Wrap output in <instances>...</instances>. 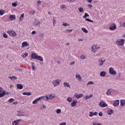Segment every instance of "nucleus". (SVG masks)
Returning a JSON list of instances; mask_svg holds the SVG:
<instances>
[{"label":"nucleus","mask_w":125,"mask_h":125,"mask_svg":"<svg viewBox=\"0 0 125 125\" xmlns=\"http://www.w3.org/2000/svg\"><path fill=\"white\" fill-rule=\"evenodd\" d=\"M109 73L110 75H112L113 76L117 75V71L114 70V68L112 67H110L109 68Z\"/></svg>","instance_id":"obj_1"},{"label":"nucleus","mask_w":125,"mask_h":125,"mask_svg":"<svg viewBox=\"0 0 125 125\" xmlns=\"http://www.w3.org/2000/svg\"><path fill=\"white\" fill-rule=\"evenodd\" d=\"M99 105L100 107H101L102 108H105V107H108V104H107L105 103V102L103 101H101Z\"/></svg>","instance_id":"obj_2"},{"label":"nucleus","mask_w":125,"mask_h":125,"mask_svg":"<svg viewBox=\"0 0 125 125\" xmlns=\"http://www.w3.org/2000/svg\"><path fill=\"white\" fill-rule=\"evenodd\" d=\"M125 43V39H118L117 41V44L119 45H123Z\"/></svg>","instance_id":"obj_3"},{"label":"nucleus","mask_w":125,"mask_h":125,"mask_svg":"<svg viewBox=\"0 0 125 125\" xmlns=\"http://www.w3.org/2000/svg\"><path fill=\"white\" fill-rule=\"evenodd\" d=\"M116 29H117V25L115 24V23L110 25L109 27V30H110V31H115Z\"/></svg>","instance_id":"obj_4"},{"label":"nucleus","mask_w":125,"mask_h":125,"mask_svg":"<svg viewBox=\"0 0 125 125\" xmlns=\"http://www.w3.org/2000/svg\"><path fill=\"white\" fill-rule=\"evenodd\" d=\"M20 122H22V120L21 119H18L17 120H15L12 122L13 125H19Z\"/></svg>","instance_id":"obj_5"},{"label":"nucleus","mask_w":125,"mask_h":125,"mask_svg":"<svg viewBox=\"0 0 125 125\" xmlns=\"http://www.w3.org/2000/svg\"><path fill=\"white\" fill-rule=\"evenodd\" d=\"M10 93L9 92H6L4 91H3V92H2L1 93H0V98L1 97H3L4 96V95H8V94H9Z\"/></svg>","instance_id":"obj_6"},{"label":"nucleus","mask_w":125,"mask_h":125,"mask_svg":"<svg viewBox=\"0 0 125 125\" xmlns=\"http://www.w3.org/2000/svg\"><path fill=\"white\" fill-rule=\"evenodd\" d=\"M8 34L10 35V36H11L12 37H16L17 35L16 33H15V31H8Z\"/></svg>","instance_id":"obj_7"},{"label":"nucleus","mask_w":125,"mask_h":125,"mask_svg":"<svg viewBox=\"0 0 125 125\" xmlns=\"http://www.w3.org/2000/svg\"><path fill=\"white\" fill-rule=\"evenodd\" d=\"M59 82H60V80H59L54 81L53 83L54 86H57V85H59V84H60V83Z\"/></svg>","instance_id":"obj_8"},{"label":"nucleus","mask_w":125,"mask_h":125,"mask_svg":"<svg viewBox=\"0 0 125 125\" xmlns=\"http://www.w3.org/2000/svg\"><path fill=\"white\" fill-rule=\"evenodd\" d=\"M17 116H18V117H24V116H25V114H24V112L21 111H18Z\"/></svg>","instance_id":"obj_9"},{"label":"nucleus","mask_w":125,"mask_h":125,"mask_svg":"<svg viewBox=\"0 0 125 125\" xmlns=\"http://www.w3.org/2000/svg\"><path fill=\"white\" fill-rule=\"evenodd\" d=\"M37 57H38V54H37V53H32L31 54V58L32 59L36 60Z\"/></svg>","instance_id":"obj_10"},{"label":"nucleus","mask_w":125,"mask_h":125,"mask_svg":"<svg viewBox=\"0 0 125 125\" xmlns=\"http://www.w3.org/2000/svg\"><path fill=\"white\" fill-rule=\"evenodd\" d=\"M77 103H78V101H73V102L70 104V106L71 107H75V106L77 105Z\"/></svg>","instance_id":"obj_11"},{"label":"nucleus","mask_w":125,"mask_h":125,"mask_svg":"<svg viewBox=\"0 0 125 125\" xmlns=\"http://www.w3.org/2000/svg\"><path fill=\"white\" fill-rule=\"evenodd\" d=\"M16 19V17L14 15H10L9 17V20L12 21L13 20H15Z\"/></svg>","instance_id":"obj_12"},{"label":"nucleus","mask_w":125,"mask_h":125,"mask_svg":"<svg viewBox=\"0 0 125 125\" xmlns=\"http://www.w3.org/2000/svg\"><path fill=\"white\" fill-rule=\"evenodd\" d=\"M75 97H76V98H78V99H79V98H82V97H83V94H75L74 95Z\"/></svg>","instance_id":"obj_13"},{"label":"nucleus","mask_w":125,"mask_h":125,"mask_svg":"<svg viewBox=\"0 0 125 125\" xmlns=\"http://www.w3.org/2000/svg\"><path fill=\"white\" fill-rule=\"evenodd\" d=\"M119 104H120V101L117 100L113 103V106H114V107H118V106H119Z\"/></svg>","instance_id":"obj_14"},{"label":"nucleus","mask_w":125,"mask_h":125,"mask_svg":"<svg viewBox=\"0 0 125 125\" xmlns=\"http://www.w3.org/2000/svg\"><path fill=\"white\" fill-rule=\"evenodd\" d=\"M90 114L89 115V117H93V116H97V112H90Z\"/></svg>","instance_id":"obj_15"},{"label":"nucleus","mask_w":125,"mask_h":125,"mask_svg":"<svg viewBox=\"0 0 125 125\" xmlns=\"http://www.w3.org/2000/svg\"><path fill=\"white\" fill-rule=\"evenodd\" d=\"M36 60H39V61L42 62V61H43V59L42 58V57L38 55Z\"/></svg>","instance_id":"obj_16"},{"label":"nucleus","mask_w":125,"mask_h":125,"mask_svg":"<svg viewBox=\"0 0 125 125\" xmlns=\"http://www.w3.org/2000/svg\"><path fill=\"white\" fill-rule=\"evenodd\" d=\"M75 77L76 79H78V81H79V82L80 81H82V76H81V75L77 74L75 75Z\"/></svg>","instance_id":"obj_17"},{"label":"nucleus","mask_w":125,"mask_h":125,"mask_svg":"<svg viewBox=\"0 0 125 125\" xmlns=\"http://www.w3.org/2000/svg\"><path fill=\"white\" fill-rule=\"evenodd\" d=\"M120 105H121V107H124V106H125V100H121Z\"/></svg>","instance_id":"obj_18"},{"label":"nucleus","mask_w":125,"mask_h":125,"mask_svg":"<svg viewBox=\"0 0 125 125\" xmlns=\"http://www.w3.org/2000/svg\"><path fill=\"white\" fill-rule=\"evenodd\" d=\"M25 46H29V43L27 42H24L22 43V47H25Z\"/></svg>","instance_id":"obj_19"},{"label":"nucleus","mask_w":125,"mask_h":125,"mask_svg":"<svg viewBox=\"0 0 125 125\" xmlns=\"http://www.w3.org/2000/svg\"><path fill=\"white\" fill-rule=\"evenodd\" d=\"M17 87L18 89H23V85L21 84H17Z\"/></svg>","instance_id":"obj_20"},{"label":"nucleus","mask_w":125,"mask_h":125,"mask_svg":"<svg viewBox=\"0 0 125 125\" xmlns=\"http://www.w3.org/2000/svg\"><path fill=\"white\" fill-rule=\"evenodd\" d=\"M108 115H111V114H113L114 110L112 109H109V110L107 111Z\"/></svg>","instance_id":"obj_21"},{"label":"nucleus","mask_w":125,"mask_h":125,"mask_svg":"<svg viewBox=\"0 0 125 125\" xmlns=\"http://www.w3.org/2000/svg\"><path fill=\"white\" fill-rule=\"evenodd\" d=\"M100 77H105L106 76V72L105 71H102L100 73Z\"/></svg>","instance_id":"obj_22"},{"label":"nucleus","mask_w":125,"mask_h":125,"mask_svg":"<svg viewBox=\"0 0 125 125\" xmlns=\"http://www.w3.org/2000/svg\"><path fill=\"white\" fill-rule=\"evenodd\" d=\"M23 95H27V96H30L32 95V93L29 92H25L22 93Z\"/></svg>","instance_id":"obj_23"},{"label":"nucleus","mask_w":125,"mask_h":125,"mask_svg":"<svg viewBox=\"0 0 125 125\" xmlns=\"http://www.w3.org/2000/svg\"><path fill=\"white\" fill-rule=\"evenodd\" d=\"M64 86H66L67 87H69V88H71V86H70V83L67 82H64L63 83Z\"/></svg>","instance_id":"obj_24"},{"label":"nucleus","mask_w":125,"mask_h":125,"mask_svg":"<svg viewBox=\"0 0 125 125\" xmlns=\"http://www.w3.org/2000/svg\"><path fill=\"white\" fill-rule=\"evenodd\" d=\"M8 78L11 79L12 81H15V80H17V77L14 76H13L12 77H9Z\"/></svg>","instance_id":"obj_25"},{"label":"nucleus","mask_w":125,"mask_h":125,"mask_svg":"<svg viewBox=\"0 0 125 125\" xmlns=\"http://www.w3.org/2000/svg\"><path fill=\"white\" fill-rule=\"evenodd\" d=\"M92 96H93V95L91 94V95H90V96L87 95L85 97H84V98L86 100H87V99H89V98H91V97H92Z\"/></svg>","instance_id":"obj_26"},{"label":"nucleus","mask_w":125,"mask_h":125,"mask_svg":"<svg viewBox=\"0 0 125 125\" xmlns=\"http://www.w3.org/2000/svg\"><path fill=\"white\" fill-rule=\"evenodd\" d=\"M28 55V53H23L21 56V57H22L23 58H26V57Z\"/></svg>","instance_id":"obj_27"},{"label":"nucleus","mask_w":125,"mask_h":125,"mask_svg":"<svg viewBox=\"0 0 125 125\" xmlns=\"http://www.w3.org/2000/svg\"><path fill=\"white\" fill-rule=\"evenodd\" d=\"M60 8L61 9H67V6H66V5L62 4L60 6Z\"/></svg>","instance_id":"obj_28"},{"label":"nucleus","mask_w":125,"mask_h":125,"mask_svg":"<svg viewBox=\"0 0 125 125\" xmlns=\"http://www.w3.org/2000/svg\"><path fill=\"white\" fill-rule=\"evenodd\" d=\"M96 46H93L92 47V51H93L94 52H96V49H97V48H96Z\"/></svg>","instance_id":"obj_29"},{"label":"nucleus","mask_w":125,"mask_h":125,"mask_svg":"<svg viewBox=\"0 0 125 125\" xmlns=\"http://www.w3.org/2000/svg\"><path fill=\"white\" fill-rule=\"evenodd\" d=\"M99 66H102L104 63V62L103 61H102V60H99Z\"/></svg>","instance_id":"obj_30"},{"label":"nucleus","mask_w":125,"mask_h":125,"mask_svg":"<svg viewBox=\"0 0 125 125\" xmlns=\"http://www.w3.org/2000/svg\"><path fill=\"white\" fill-rule=\"evenodd\" d=\"M33 26H39V25H41V22L37 21V22H34L33 23Z\"/></svg>","instance_id":"obj_31"},{"label":"nucleus","mask_w":125,"mask_h":125,"mask_svg":"<svg viewBox=\"0 0 125 125\" xmlns=\"http://www.w3.org/2000/svg\"><path fill=\"white\" fill-rule=\"evenodd\" d=\"M23 18H24V13L22 14L21 17H20L19 22H21V21L23 20Z\"/></svg>","instance_id":"obj_32"},{"label":"nucleus","mask_w":125,"mask_h":125,"mask_svg":"<svg viewBox=\"0 0 125 125\" xmlns=\"http://www.w3.org/2000/svg\"><path fill=\"white\" fill-rule=\"evenodd\" d=\"M73 100V98H72V97H69L67 99V100H66V101L68 102H69V103H71V102H72V101Z\"/></svg>","instance_id":"obj_33"},{"label":"nucleus","mask_w":125,"mask_h":125,"mask_svg":"<svg viewBox=\"0 0 125 125\" xmlns=\"http://www.w3.org/2000/svg\"><path fill=\"white\" fill-rule=\"evenodd\" d=\"M82 30L85 34H87V33H88V31H87V30H86V29L85 28H82Z\"/></svg>","instance_id":"obj_34"},{"label":"nucleus","mask_w":125,"mask_h":125,"mask_svg":"<svg viewBox=\"0 0 125 125\" xmlns=\"http://www.w3.org/2000/svg\"><path fill=\"white\" fill-rule=\"evenodd\" d=\"M43 98H44V96H42V97H40L37 99V101H41V100H42V99H43Z\"/></svg>","instance_id":"obj_35"},{"label":"nucleus","mask_w":125,"mask_h":125,"mask_svg":"<svg viewBox=\"0 0 125 125\" xmlns=\"http://www.w3.org/2000/svg\"><path fill=\"white\" fill-rule=\"evenodd\" d=\"M87 17H89V15H88V14L85 13L84 14V15L83 16V18H86Z\"/></svg>","instance_id":"obj_36"},{"label":"nucleus","mask_w":125,"mask_h":125,"mask_svg":"<svg viewBox=\"0 0 125 125\" xmlns=\"http://www.w3.org/2000/svg\"><path fill=\"white\" fill-rule=\"evenodd\" d=\"M4 14V11L3 10H0V16H1Z\"/></svg>","instance_id":"obj_37"},{"label":"nucleus","mask_w":125,"mask_h":125,"mask_svg":"<svg viewBox=\"0 0 125 125\" xmlns=\"http://www.w3.org/2000/svg\"><path fill=\"white\" fill-rule=\"evenodd\" d=\"M78 10L79 11H80V12H83L84 10H83V8L82 7H80L78 8Z\"/></svg>","instance_id":"obj_38"},{"label":"nucleus","mask_w":125,"mask_h":125,"mask_svg":"<svg viewBox=\"0 0 125 125\" xmlns=\"http://www.w3.org/2000/svg\"><path fill=\"white\" fill-rule=\"evenodd\" d=\"M85 21H87V22H90L91 23H93V21L89 19H85Z\"/></svg>","instance_id":"obj_39"},{"label":"nucleus","mask_w":125,"mask_h":125,"mask_svg":"<svg viewBox=\"0 0 125 125\" xmlns=\"http://www.w3.org/2000/svg\"><path fill=\"white\" fill-rule=\"evenodd\" d=\"M43 100H44L45 101H47V100H48L49 99V97L48 96H45V98L44 97V98H43Z\"/></svg>","instance_id":"obj_40"},{"label":"nucleus","mask_w":125,"mask_h":125,"mask_svg":"<svg viewBox=\"0 0 125 125\" xmlns=\"http://www.w3.org/2000/svg\"><path fill=\"white\" fill-rule=\"evenodd\" d=\"M13 101H14V99L13 98H11L8 100V102H9V103H12Z\"/></svg>","instance_id":"obj_41"},{"label":"nucleus","mask_w":125,"mask_h":125,"mask_svg":"<svg viewBox=\"0 0 125 125\" xmlns=\"http://www.w3.org/2000/svg\"><path fill=\"white\" fill-rule=\"evenodd\" d=\"M38 100L35 99L34 101H33L32 104H38Z\"/></svg>","instance_id":"obj_42"},{"label":"nucleus","mask_w":125,"mask_h":125,"mask_svg":"<svg viewBox=\"0 0 125 125\" xmlns=\"http://www.w3.org/2000/svg\"><path fill=\"white\" fill-rule=\"evenodd\" d=\"M111 92H112L110 89L108 90V91L106 92V95H110L111 94Z\"/></svg>","instance_id":"obj_43"},{"label":"nucleus","mask_w":125,"mask_h":125,"mask_svg":"<svg viewBox=\"0 0 125 125\" xmlns=\"http://www.w3.org/2000/svg\"><path fill=\"white\" fill-rule=\"evenodd\" d=\"M56 113H57V114H60V113H61V109H58L56 110Z\"/></svg>","instance_id":"obj_44"},{"label":"nucleus","mask_w":125,"mask_h":125,"mask_svg":"<svg viewBox=\"0 0 125 125\" xmlns=\"http://www.w3.org/2000/svg\"><path fill=\"white\" fill-rule=\"evenodd\" d=\"M12 6H14V7L17 6V3L16 2H13L12 3Z\"/></svg>","instance_id":"obj_45"},{"label":"nucleus","mask_w":125,"mask_h":125,"mask_svg":"<svg viewBox=\"0 0 125 125\" xmlns=\"http://www.w3.org/2000/svg\"><path fill=\"white\" fill-rule=\"evenodd\" d=\"M32 68L33 70H35V62H32Z\"/></svg>","instance_id":"obj_46"},{"label":"nucleus","mask_w":125,"mask_h":125,"mask_svg":"<svg viewBox=\"0 0 125 125\" xmlns=\"http://www.w3.org/2000/svg\"><path fill=\"white\" fill-rule=\"evenodd\" d=\"M63 26H65V27H67V26H70V24H67V23H62Z\"/></svg>","instance_id":"obj_47"},{"label":"nucleus","mask_w":125,"mask_h":125,"mask_svg":"<svg viewBox=\"0 0 125 125\" xmlns=\"http://www.w3.org/2000/svg\"><path fill=\"white\" fill-rule=\"evenodd\" d=\"M3 38H4V39H7V34H6V33H4L3 35Z\"/></svg>","instance_id":"obj_48"},{"label":"nucleus","mask_w":125,"mask_h":125,"mask_svg":"<svg viewBox=\"0 0 125 125\" xmlns=\"http://www.w3.org/2000/svg\"><path fill=\"white\" fill-rule=\"evenodd\" d=\"M93 83H94L93 82L89 81V82H88L87 85H88L89 84H93Z\"/></svg>","instance_id":"obj_49"},{"label":"nucleus","mask_w":125,"mask_h":125,"mask_svg":"<svg viewBox=\"0 0 125 125\" xmlns=\"http://www.w3.org/2000/svg\"><path fill=\"white\" fill-rule=\"evenodd\" d=\"M41 4H42V1H41V0L38 1V2H37V5H40Z\"/></svg>","instance_id":"obj_50"},{"label":"nucleus","mask_w":125,"mask_h":125,"mask_svg":"<svg viewBox=\"0 0 125 125\" xmlns=\"http://www.w3.org/2000/svg\"><path fill=\"white\" fill-rule=\"evenodd\" d=\"M99 117H102V116H103V113H102V112H100L99 113Z\"/></svg>","instance_id":"obj_51"},{"label":"nucleus","mask_w":125,"mask_h":125,"mask_svg":"<svg viewBox=\"0 0 125 125\" xmlns=\"http://www.w3.org/2000/svg\"><path fill=\"white\" fill-rule=\"evenodd\" d=\"M121 74H122L121 73H118V75L117 76H116V78H117V79L119 78H120V77H121Z\"/></svg>","instance_id":"obj_52"},{"label":"nucleus","mask_w":125,"mask_h":125,"mask_svg":"<svg viewBox=\"0 0 125 125\" xmlns=\"http://www.w3.org/2000/svg\"><path fill=\"white\" fill-rule=\"evenodd\" d=\"M49 99H53V98H54V96L51 95L49 96Z\"/></svg>","instance_id":"obj_53"},{"label":"nucleus","mask_w":125,"mask_h":125,"mask_svg":"<svg viewBox=\"0 0 125 125\" xmlns=\"http://www.w3.org/2000/svg\"><path fill=\"white\" fill-rule=\"evenodd\" d=\"M53 25H55V24H56V21L54 19L53 20Z\"/></svg>","instance_id":"obj_54"},{"label":"nucleus","mask_w":125,"mask_h":125,"mask_svg":"<svg viewBox=\"0 0 125 125\" xmlns=\"http://www.w3.org/2000/svg\"><path fill=\"white\" fill-rule=\"evenodd\" d=\"M66 32H69V33H72V32H73V29H67L66 30Z\"/></svg>","instance_id":"obj_55"},{"label":"nucleus","mask_w":125,"mask_h":125,"mask_svg":"<svg viewBox=\"0 0 125 125\" xmlns=\"http://www.w3.org/2000/svg\"><path fill=\"white\" fill-rule=\"evenodd\" d=\"M2 91H3V89H2V88L0 87V93H1V92H3Z\"/></svg>","instance_id":"obj_56"},{"label":"nucleus","mask_w":125,"mask_h":125,"mask_svg":"<svg viewBox=\"0 0 125 125\" xmlns=\"http://www.w3.org/2000/svg\"><path fill=\"white\" fill-rule=\"evenodd\" d=\"M88 7L89 8H91V7H92V5H91V4H88Z\"/></svg>","instance_id":"obj_57"},{"label":"nucleus","mask_w":125,"mask_h":125,"mask_svg":"<svg viewBox=\"0 0 125 125\" xmlns=\"http://www.w3.org/2000/svg\"><path fill=\"white\" fill-rule=\"evenodd\" d=\"M60 125H66V122H62V123L60 124Z\"/></svg>","instance_id":"obj_58"},{"label":"nucleus","mask_w":125,"mask_h":125,"mask_svg":"<svg viewBox=\"0 0 125 125\" xmlns=\"http://www.w3.org/2000/svg\"><path fill=\"white\" fill-rule=\"evenodd\" d=\"M80 58H81V59H85V57H84V56H81Z\"/></svg>","instance_id":"obj_59"},{"label":"nucleus","mask_w":125,"mask_h":125,"mask_svg":"<svg viewBox=\"0 0 125 125\" xmlns=\"http://www.w3.org/2000/svg\"><path fill=\"white\" fill-rule=\"evenodd\" d=\"M32 35H35V34H36V31H33L31 32Z\"/></svg>","instance_id":"obj_60"},{"label":"nucleus","mask_w":125,"mask_h":125,"mask_svg":"<svg viewBox=\"0 0 125 125\" xmlns=\"http://www.w3.org/2000/svg\"><path fill=\"white\" fill-rule=\"evenodd\" d=\"M87 1L89 2V3H91L92 2V0H87Z\"/></svg>","instance_id":"obj_61"},{"label":"nucleus","mask_w":125,"mask_h":125,"mask_svg":"<svg viewBox=\"0 0 125 125\" xmlns=\"http://www.w3.org/2000/svg\"><path fill=\"white\" fill-rule=\"evenodd\" d=\"M75 64V62H70V65H74Z\"/></svg>","instance_id":"obj_62"},{"label":"nucleus","mask_w":125,"mask_h":125,"mask_svg":"<svg viewBox=\"0 0 125 125\" xmlns=\"http://www.w3.org/2000/svg\"><path fill=\"white\" fill-rule=\"evenodd\" d=\"M15 70H16V71H18L19 70V67H15Z\"/></svg>","instance_id":"obj_63"},{"label":"nucleus","mask_w":125,"mask_h":125,"mask_svg":"<svg viewBox=\"0 0 125 125\" xmlns=\"http://www.w3.org/2000/svg\"><path fill=\"white\" fill-rule=\"evenodd\" d=\"M93 125H97V123L94 122V123H93Z\"/></svg>","instance_id":"obj_64"}]
</instances>
